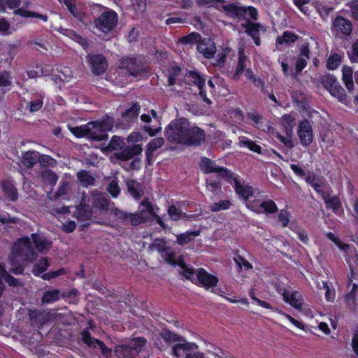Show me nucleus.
Masks as SVG:
<instances>
[{
    "label": "nucleus",
    "mask_w": 358,
    "mask_h": 358,
    "mask_svg": "<svg viewBox=\"0 0 358 358\" xmlns=\"http://www.w3.org/2000/svg\"><path fill=\"white\" fill-rule=\"evenodd\" d=\"M164 135L171 143L199 147L206 138L205 131L196 125H191L187 119L181 117L172 120L164 129Z\"/></svg>",
    "instance_id": "1"
},
{
    "label": "nucleus",
    "mask_w": 358,
    "mask_h": 358,
    "mask_svg": "<svg viewBox=\"0 0 358 358\" xmlns=\"http://www.w3.org/2000/svg\"><path fill=\"white\" fill-rule=\"evenodd\" d=\"M141 206L142 208L138 212L127 213L117 208H114L112 209V213L123 225L138 226L147 222L148 216L146 214H148L150 216H154L155 213L154 207L148 197L143 199Z\"/></svg>",
    "instance_id": "2"
},
{
    "label": "nucleus",
    "mask_w": 358,
    "mask_h": 358,
    "mask_svg": "<svg viewBox=\"0 0 358 358\" xmlns=\"http://www.w3.org/2000/svg\"><path fill=\"white\" fill-rule=\"evenodd\" d=\"M89 130V139L95 141L106 140L108 135V131L112 130L114 126V121L112 117L106 115L96 121H91L87 123Z\"/></svg>",
    "instance_id": "3"
},
{
    "label": "nucleus",
    "mask_w": 358,
    "mask_h": 358,
    "mask_svg": "<svg viewBox=\"0 0 358 358\" xmlns=\"http://www.w3.org/2000/svg\"><path fill=\"white\" fill-rule=\"evenodd\" d=\"M221 10H223L228 16L238 20H245V15L253 20H257L259 13L257 9L252 6H244L240 3L228 2L221 4Z\"/></svg>",
    "instance_id": "4"
},
{
    "label": "nucleus",
    "mask_w": 358,
    "mask_h": 358,
    "mask_svg": "<svg viewBox=\"0 0 358 358\" xmlns=\"http://www.w3.org/2000/svg\"><path fill=\"white\" fill-rule=\"evenodd\" d=\"M146 343L145 338L136 337L127 343L116 345L114 352L118 358H136Z\"/></svg>",
    "instance_id": "5"
},
{
    "label": "nucleus",
    "mask_w": 358,
    "mask_h": 358,
    "mask_svg": "<svg viewBox=\"0 0 358 358\" xmlns=\"http://www.w3.org/2000/svg\"><path fill=\"white\" fill-rule=\"evenodd\" d=\"M352 29V22L342 15H337L332 20L331 29V33L335 37L341 39L347 38L351 35Z\"/></svg>",
    "instance_id": "6"
},
{
    "label": "nucleus",
    "mask_w": 358,
    "mask_h": 358,
    "mask_svg": "<svg viewBox=\"0 0 358 358\" xmlns=\"http://www.w3.org/2000/svg\"><path fill=\"white\" fill-rule=\"evenodd\" d=\"M118 15L112 9L108 8L95 20V27L103 33L112 31L117 24Z\"/></svg>",
    "instance_id": "7"
},
{
    "label": "nucleus",
    "mask_w": 358,
    "mask_h": 358,
    "mask_svg": "<svg viewBox=\"0 0 358 358\" xmlns=\"http://www.w3.org/2000/svg\"><path fill=\"white\" fill-rule=\"evenodd\" d=\"M320 83L333 96L337 98L341 102L345 100V91L334 75L329 73L322 76Z\"/></svg>",
    "instance_id": "8"
},
{
    "label": "nucleus",
    "mask_w": 358,
    "mask_h": 358,
    "mask_svg": "<svg viewBox=\"0 0 358 358\" xmlns=\"http://www.w3.org/2000/svg\"><path fill=\"white\" fill-rule=\"evenodd\" d=\"M200 167L204 173H217V176L226 182H230L232 179V171L224 166H217L215 162L203 157L201 158Z\"/></svg>",
    "instance_id": "9"
},
{
    "label": "nucleus",
    "mask_w": 358,
    "mask_h": 358,
    "mask_svg": "<svg viewBox=\"0 0 358 358\" xmlns=\"http://www.w3.org/2000/svg\"><path fill=\"white\" fill-rule=\"evenodd\" d=\"M86 60L91 68L93 74L102 75L108 69V63L106 57L101 53H89L86 56Z\"/></svg>",
    "instance_id": "10"
},
{
    "label": "nucleus",
    "mask_w": 358,
    "mask_h": 358,
    "mask_svg": "<svg viewBox=\"0 0 358 358\" xmlns=\"http://www.w3.org/2000/svg\"><path fill=\"white\" fill-rule=\"evenodd\" d=\"M93 212L90 206L86 203V196L83 194L80 203L76 207L73 216L78 222H83V227H87L90 225V222L92 219Z\"/></svg>",
    "instance_id": "11"
},
{
    "label": "nucleus",
    "mask_w": 358,
    "mask_h": 358,
    "mask_svg": "<svg viewBox=\"0 0 358 358\" xmlns=\"http://www.w3.org/2000/svg\"><path fill=\"white\" fill-rule=\"evenodd\" d=\"M143 148L139 144L124 145L121 151L114 153L113 157L120 162H127L141 154Z\"/></svg>",
    "instance_id": "12"
},
{
    "label": "nucleus",
    "mask_w": 358,
    "mask_h": 358,
    "mask_svg": "<svg viewBox=\"0 0 358 358\" xmlns=\"http://www.w3.org/2000/svg\"><path fill=\"white\" fill-rule=\"evenodd\" d=\"M297 134L303 147L309 146L313 141V131L310 122L304 120L299 123Z\"/></svg>",
    "instance_id": "13"
},
{
    "label": "nucleus",
    "mask_w": 358,
    "mask_h": 358,
    "mask_svg": "<svg viewBox=\"0 0 358 358\" xmlns=\"http://www.w3.org/2000/svg\"><path fill=\"white\" fill-rule=\"evenodd\" d=\"M196 274V280L199 282V285L206 289L215 287L218 283V278L211 273H209L203 268H198Z\"/></svg>",
    "instance_id": "14"
},
{
    "label": "nucleus",
    "mask_w": 358,
    "mask_h": 358,
    "mask_svg": "<svg viewBox=\"0 0 358 358\" xmlns=\"http://www.w3.org/2000/svg\"><path fill=\"white\" fill-rule=\"evenodd\" d=\"M230 182H227L229 184H234L233 187L235 192L244 201H248L254 194V188L249 185H243L238 180L237 177L232 172V179L229 180Z\"/></svg>",
    "instance_id": "15"
},
{
    "label": "nucleus",
    "mask_w": 358,
    "mask_h": 358,
    "mask_svg": "<svg viewBox=\"0 0 358 358\" xmlns=\"http://www.w3.org/2000/svg\"><path fill=\"white\" fill-rule=\"evenodd\" d=\"M182 341L183 343L175 344L172 347V354L177 358L184 356L187 358L188 355H191L194 350L198 348L197 345L194 343L187 342L185 339Z\"/></svg>",
    "instance_id": "16"
},
{
    "label": "nucleus",
    "mask_w": 358,
    "mask_h": 358,
    "mask_svg": "<svg viewBox=\"0 0 358 358\" xmlns=\"http://www.w3.org/2000/svg\"><path fill=\"white\" fill-rule=\"evenodd\" d=\"M282 299L285 303L292 308L298 310H302L304 300L298 291H293L292 293H289L287 290L285 289L282 293Z\"/></svg>",
    "instance_id": "17"
},
{
    "label": "nucleus",
    "mask_w": 358,
    "mask_h": 358,
    "mask_svg": "<svg viewBox=\"0 0 358 358\" xmlns=\"http://www.w3.org/2000/svg\"><path fill=\"white\" fill-rule=\"evenodd\" d=\"M31 238L36 249L41 254H47L52 248V242L38 233L31 234Z\"/></svg>",
    "instance_id": "18"
},
{
    "label": "nucleus",
    "mask_w": 358,
    "mask_h": 358,
    "mask_svg": "<svg viewBox=\"0 0 358 358\" xmlns=\"http://www.w3.org/2000/svg\"><path fill=\"white\" fill-rule=\"evenodd\" d=\"M198 52L206 59H212L216 52V47L214 42L210 38H203L197 44Z\"/></svg>",
    "instance_id": "19"
},
{
    "label": "nucleus",
    "mask_w": 358,
    "mask_h": 358,
    "mask_svg": "<svg viewBox=\"0 0 358 358\" xmlns=\"http://www.w3.org/2000/svg\"><path fill=\"white\" fill-rule=\"evenodd\" d=\"M122 67L127 70V73L134 76L137 77L141 73V66L137 63L134 57H126L121 60Z\"/></svg>",
    "instance_id": "20"
},
{
    "label": "nucleus",
    "mask_w": 358,
    "mask_h": 358,
    "mask_svg": "<svg viewBox=\"0 0 358 358\" xmlns=\"http://www.w3.org/2000/svg\"><path fill=\"white\" fill-rule=\"evenodd\" d=\"M140 110V104L138 103H134L130 108L122 113L121 117L127 122V125H129L137 120Z\"/></svg>",
    "instance_id": "21"
},
{
    "label": "nucleus",
    "mask_w": 358,
    "mask_h": 358,
    "mask_svg": "<svg viewBox=\"0 0 358 358\" xmlns=\"http://www.w3.org/2000/svg\"><path fill=\"white\" fill-rule=\"evenodd\" d=\"M1 189L4 196L10 201L15 202L18 199L17 188L10 180H3L1 182Z\"/></svg>",
    "instance_id": "22"
},
{
    "label": "nucleus",
    "mask_w": 358,
    "mask_h": 358,
    "mask_svg": "<svg viewBox=\"0 0 358 358\" xmlns=\"http://www.w3.org/2000/svg\"><path fill=\"white\" fill-rule=\"evenodd\" d=\"M242 26L245 28V33L252 38L260 36V31H265L266 29L259 22H253L250 20L246 21L242 24Z\"/></svg>",
    "instance_id": "23"
},
{
    "label": "nucleus",
    "mask_w": 358,
    "mask_h": 358,
    "mask_svg": "<svg viewBox=\"0 0 358 358\" xmlns=\"http://www.w3.org/2000/svg\"><path fill=\"white\" fill-rule=\"evenodd\" d=\"M238 62L236 66L235 72L232 76V79L234 80H238L240 76L245 71L246 62L248 60V57L245 55L243 50L238 51Z\"/></svg>",
    "instance_id": "24"
},
{
    "label": "nucleus",
    "mask_w": 358,
    "mask_h": 358,
    "mask_svg": "<svg viewBox=\"0 0 358 358\" xmlns=\"http://www.w3.org/2000/svg\"><path fill=\"white\" fill-rule=\"evenodd\" d=\"M62 298V294L59 289L46 290L41 297L43 304H50L58 301Z\"/></svg>",
    "instance_id": "25"
},
{
    "label": "nucleus",
    "mask_w": 358,
    "mask_h": 358,
    "mask_svg": "<svg viewBox=\"0 0 358 358\" xmlns=\"http://www.w3.org/2000/svg\"><path fill=\"white\" fill-rule=\"evenodd\" d=\"M49 266L50 262L48 257H41L33 266L31 273L34 276L41 277V275L45 273Z\"/></svg>",
    "instance_id": "26"
},
{
    "label": "nucleus",
    "mask_w": 358,
    "mask_h": 358,
    "mask_svg": "<svg viewBox=\"0 0 358 358\" xmlns=\"http://www.w3.org/2000/svg\"><path fill=\"white\" fill-rule=\"evenodd\" d=\"M299 36L290 31H285L282 36L276 38V45H282L284 44H291L295 43Z\"/></svg>",
    "instance_id": "27"
},
{
    "label": "nucleus",
    "mask_w": 358,
    "mask_h": 358,
    "mask_svg": "<svg viewBox=\"0 0 358 358\" xmlns=\"http://www.w3.org/2000/svg\"><path fill=\"white\" fill-rule=\"evenodd\" d=\"M39 160V152L29 150L23 154L22 163L27 168H32Z\"/></svg>",
    "instance_id": "28"
},
{
    "label": "nucleus",
    "mask_w": 358,
    "mask_h": 358,
    "mask_svg": "<svg viewBox=\"0 0 358 358\" xmlns=\"http://www.w3.org/2000/svg\"><path fill=\"white\" fill-rule=\"evenodd\" d=\"M189 81L197 87H205L206 78L196 70L189 71L186 74Z\"/></svg>",
    "instance_id": "29"
},
{
    "label": "nucleus",
    "mask_w": 358,
    "mask_h": 358,
    "mask_svg": "<svg viewBox=\"0 0 358 358\" xmlns=\"http://www.w3.org/2000/svg\"><path fill=\"white\" fill-rule=\"evenodd\" d=\"M159 337L163 339L167 345L184 341L183 337L167 329H163L162 332L159 333Z\"/></svg>",
    "instance_id": "30"
},
{
    "label": "nucleus",
    "mask_w": 358,
    "mask_h": 358,
    "mask_svg": "<svg viewBox=\"0 0 358 358\" xmlns=\"http://www.w3.org/2000/svg\"><path fill=\"white\" fill-rule=\"evenodd\" d=\"M200 234V231H187L176 236V242L180 245L189 243L194 238Z\"/></svg>",
    "instance_id": "31"
},
{
    "label": "nucleus",
    "mask_w": 358,
    "mask_h": 358,
    "mask_svg": "<svg viewBox=\"0 0 358 358\" xmlns=\"http://www.w3.org/2000/svg\"><path fill=\"white\" fill-rule=\"evenodd\" d=\"M343 81L348 90L350 93L354 90V82H353V71L350 66H344L343 68Z\"/></svg>",
    "instance_id": "32"
},
{
    "label": "nucleus",
    "mask_w": 358,
    "mask_h": 358,
    "mask_svg": "<svg viewBox=\"0 0 358 358\" xmlns=\"http://www.w3.org/2000/svg\"><path fill=\"white\" fill-rule=\"evenodd\" d=\"M129 194L135 199H139L143 195L141 185L134 180H130L127 182Z\"/></svg>",
    "instance_id": "33"
},
{
    "label": "nucleus",
    "mask_w": 358,
    "mask_h": 358,
    "mask_svg": "<svg viewBox=\"0 0 358 358\" xmlns=\"http://www.w3.org/2000/svg\"><path fill=\"white\" fill-rule=\"evenodd\" d=\"M14 14L20 15L22 17H36L43 20V22H47L48 20V17L47 15L41 14L34 11L27 10L23 8H18L17 9L14 10Z\"/></svg>",
    "instance_id": "34"
},
{
    "label": "nucleus",
    "mask_w": 358,
    "mask_h": 358,
    "mask_svg": "<svg viewBox=\"0 0 358 358\" xmlns=\"http://www.w3.org/2000/svg\"><path fill=\"white\" fill-rule=\"evenodd\" d=\"M126 145L124 139L118 136H113L108 145L105 148L108 151L120 152Z\"/></svg>",
    "instance_id": "35"
},
{
    "label": "nucleus",
    "mask_w": 358,
    "mask_h": 358,
    "mask_svg": "<svg viewBox=\"0 0 358 358\" xmlns=\"http://www.w3.org/2000/svg\"><path fill=\"white\" fill-rule=\"evenodd\" d=\"M282 125L285 129L286 136L291 137L295 125V118L290 114H284L282 117Z\"/></svg>",
    "instance_id": "36"
},
{
    "label": "nucleus",
    "mask_w": 358,
    "mask_h": 358,
    "mask_svg": "<svg viewBox=\"0 0 358 358\" xmlns=\"http://www.w3.org/2000/svg\"><path fill=\"white\" fill-rule=\"evenodd\" d=\"M324 201L327 206V208H331L334 213H337L338 210H341L343 211L342 208V203L340 199L336 196H333L332 197L323 196Z\"/></svg>",
    "instance_id": "37"
},
{
    "label": "nucleus",
    "mask_w": 358,
    "mask_h": 358,
    "mask_svg": "<svg viewBox=\"0 0 358 358\" xmlns=\"http://www.w3.org/2000/svg\"><path fill=\"white\" fill-rule=\"evenodd\" d=\"M78 180L84 187L93 185L95 182L94 178L87 170H81L77 173Z\"/></svg>",
    "instance_id": "38"
},
{
    "label": "nucleus",
    "mask_w": 358,
    "mask_h": 358,
    "mask_svg": "<svg viewBox=\"0 0 358 358\" xmlns=\"http://www.w3.org/2000/svg\"><path fill=\"white\" fill-rule=\"evenodd\" d=\"M239 145L241 147H247L250 151L254 152L258 154L262 153V148L259 145L245 137H243L241 139H240Z\"/></svg>",
    "instance_id": "39"
},
{
    "label": "nucleus",
    "mask_w": 358,
    "mask_h": 358,
    "mask_svg": "<svg viewBox=\"0 0 358 358\" xmlns=\"http://www.w3.org/2000/svg\"><path fill=\"white\" fill-rule=\"evenodd\" d=\"M80 335L83 343L87 347L96 348L95 343L96 341V340H98V338H96L91 335L88 328L83 329L80 332Z\"/></svg>",
    "instance_id": "40"
},
{
    "label": "nucleus",
    "mask_w": 358,
    "mask_h": 358,
    "mask_svg": "<svg viewBox=\"0 0 358 358\" xmlns=\"http://www.w3.org/2000/svg\"><path fill=\"white\" fill-rule=\"evenodd\" d=\"M201 40V36L199 33L192 32L186 36H182L180 41L182 44L197 45Z\"/></svg>",
    "instance_id": "41"
},
{
    "label": "nucleus",
    "mask_w": 358,
    "mask_h": 358,
    "mask_svg": "<svg viewBox=\"0 0 358 358\" xmlns=\"http://www.w3.org/2000/svg\"><path fill=\"white\" fill-rule=\"evenodd\" d=\"M218 176L217 178H210L206 179V185L211 188L212 192L214 195L218 194L222 190V182Z\"/></svg>",
    "instance_id": "42"
},
{
    "label": "nucleus",
    "mask_w": 358,
    "mask_h": 358,
    "mask_svg": "<svg viewBox=\"0 0 358 358\" xmlns=\"http://www.w3.org/2000/svg\"><path fill=\"white\" fill-rule=\"evenodd\" d=\"M69 130L76 138H80L85 137L89 139L88 132L90 129H88L87 124L81 126L69 127Z\"/></svg>",
    "instance_id": "43"
},
{
    "label": "nucleus",
    "mask_w": 358,
    "mask_h": 358,
    "mask_svg": "<svg viewBox=\"0 0 358 358\" xmlns=\"http://www.w3.org/2000/svg\"><path fill=\"white\" fill-rule=\"evenodd\" d=\"M259 208L263 209L266 214H274L278 211L276 203L271 199H267L259 204Z\"/></svg>",
    "instance_id": "44"
},
{
    "label": "nucleus",
    "mask_w": 358,
    "mask_h": 358,
    "mask_svg": "<svg viewBox=\"0 0 358 358\" xmlns=\"http://www.w3.org/2000/svg\"><path fill=\"white\" fill-rule=\"evenodd\" d=\"M232 203L229 200H220L218 202L211 203L209 208L211 212H219L229 209Z\"/></svg>",
    "instance_id": "45"
},
{
    "label": "nucleus",
    "mask_w": 358,
    "mask_h": 358,
    "mask_svg": "<svg viewBox=\"0 0 358 358\" xmlns=\"http://www.w3.org/2000/svg\"><path fill=\"white\" fill-rule=\"evenodd\" d=\"M109 206V200L104 196H101L94 199L92 201V206L95 209L107 210Z\"/></svg>",
    "instance_id": "46"
},
{
    "label": "nucleus",
    "mask_w": 358,
    "mask_h": 358,
    "mask_svg": "<svg viewBox=\"0 0 358 358\" xmlns=\"http://www.w3.org/2000/svg\"><path fill=\"white\" fill-rule=\"evenodd\" d=\"M341 56L338 54L334 53L331 54L327 60V68L329 70H335L341 64Z\"/></svg>",
    "instance_id": "47"
},
{
    "label": "nucleus",
    "mask_w": 358,
    "mask_h": 358,
    "mask_svg": "<svg viewBox=\"0 0 358 358\" xmlns=\"http://www.w3.org/2000/svg\"><path fill=\"white\" fill-rule=\"evenodd\" d=\"M196 2L200 6H208L221 10V4L227 3V0H196Z\"/></svg>",
    "instance_id": "48"
},
{
    "label": "nucleus",
    "mask_w": 358,
    "mask_h": 358,
    "mask_svg": "<svg viewBox=\"0 0 358 358\" xmlns=\"http://www.w3.org/2000/svg\"><path fill=\"white\" fill-rule=\"evenodd\" d=\"M66 273V271L64 268H60L57 271H50L48 272H45V273L41 275V278L44 280H50L52 279L57 278L59 276L65 275Z\"/></svg>",
    "instance_id": "49"
},
{
    "label": "nucleus",
    "mask_w": 358,
    "mask_h": 358,
    "mask_svg": "<svg viewBox=\"0 0 358 358\" xmlns=\"http://www.w3.org/2000/svg\"><path fill=\"white\" fill-rule=\"evenodd\" d=\"M164 144V139L162 137L155 138L151 140L146 145V150L154 152L160 148Z\"/></svg>",
    "instance_id": "50"
},
{
    "label": "nucleus",
    "mask_w": 358,
    "mask_h": 358,
    "mask_svg": "<svg viewBox=\"0 0 358 358\" xmlns=\"http://www.w3.org/2000/svg\"><path fill=\"white\" fill-rule=\"evenodd\" d=\"M19 242L29 252V255L32 257L35 258L36 257V253L35 252V250L32 245V243L31 241V238L29 236H24L21 238L19 240Z\"/></svg>",
    "instance_id": "51"
},
{
    "label": "nucleus",
    "mask_w": 358,
    "mask_h": 358,
    "mask_svg": "<svg viewBox=\"0 0 358 358\" xmlns=\"http://www.w3.org/2000/svg\"><path fill=\"white\" fill-rule=\"evenodd\" d=\"M236 264L238 266L239 269H245V271L252 270L253 266L252 265L243 257L241 255H237L234 259Z\"/></svg>",
    "instance_id": "52"
},
{
    "label": "nucleus",
    "mask_w": 358,
    "mask_h": 358,
    "mask_svg": "<svg viewBox=\"0 0 358 358\" xmlns=\"http://www.w3.org/2000/svg\"><path fill=\"white\" fill-rule=\"evenodd\" d=\"M107 191L113 198H117L120 193V188L118 185L117 181L112 180L108 185Z\"/></svg>",
    "instance_id": "53"
},
{
    "label": "nucleus",
    "mask_w": 358,
    "mask_h": 358,
    "mask_svg": "<svg viewBox=\"0 0 358 358\" xmlns=\"http://www.w3.org/2000/svg\"><path fill=\"white\" fill-rule=\"evenodd\" d=\"M309 1L310 0H293V3L303 14L309 15L310 10L306 6Z\"/></svg>",
    "instance_id": "54"
},
{
    "label": "nucleus",
    "mask_w": 358,
    "mask_h": 358,
    "mask_svg": "<svg viewBox=\"0 0 358 358\" xmlns=\"http://www.w3.org/2000/svg\"><path fill=\"white\" fill-rule=\"evenodd\" d=\"M96 341L95 345L100 350L101 355L106 358H110L112 355V350L107 347L103 341L99 339Z\"/></svg>",
    "instance_id": "55"
},
{
    "label": "nucleus",
    "mask_w": 358,
    "mask_h": 358,
    "mask_svg": "<svg viewBox=\"0 0 358 358\" xmlns=\"http://www.w3.org/2000/svg\"><path fill=\"white\" fill-rule=\"evenodd\" d=\"M345 6L350 8V16L358 22V0H350Z\"/></svg>",
    "instance_id": "56"
},
{
    "label": "nucleus",
    "mask_w": 358,
    "mask_h": 358,
    "mask_svg": "<svg viewBox=\"0 0 358 358\" xmlns=\"http://www.w3.org/2000/svg\"><path fill=\"white\" fill-rule=\"evenodd\" d=\"M43 104V101L42 99H36L28 102L27 108H28L31 113H34L39 110L42 108Z\"/></svg>",
    "instance_id": "57"
},
{
    "label": "nucleus",
    "mask_w": 358,
    "mask_h": 358,
    "mask_svg": "<svg viewBox=\"0 0 358 358\" xmlns=\"http://www.w3.org/2000/svg\"><path fill=\"white\" fill-rule=\"evenodd\" d=\"M322 288L325 290L324 296L327 301H333L335 299V291L330 288L328 282L322 281Z\"/></svg>",
    "instance_id": "58"
},
{
    "label": "nucleus",
    "mask_w": 358,
    "mask_h": 358,
    "mask_svg": "<svg viewBox=\"0 0 358 358\" xmlns=\"http://www.w3.org/2000/svg\"><path fill=\"white\" fill-rule=\"evenodd\" d=\"M167 212L170 218L174 221L180 220L182 214V211L174 205L169 206Z\"/></svg>",
    "instance_id": "59"
},
{
    "label": "nucleus",
    "mask_w": 358,
    "mask_h": 358,
    "mask_svg": "<svg viewBox=\"0 0 358 358\" xmlns=\"http://www.w3.org/2000/svg\"><path fill=\"white\" fill-rule=\"evenodd\" d=\"M333 10L334 8L332 6L324 4H320L317 7L318 13L322 19L327 18Z\"/></svg>",
    "instance_id": "60"
},
{
    "label": "nucleus",
    "mask_w": 358,
    "mask_h": 358,
    "mask_svg": "<svg viewBox=\"0 0 358 358\" xmlns=\"http://www.w3.org/2000/svg\"><path fill=\"white\" fill-rule=\"evenodd\" d=\"M247 119L250 120L252 126H256L262 122V116L257 112H249L246 114Z\"/></svg>",
    "instance_id": "61"
},
{
    "label": "nucleus",
    "mask_w": 358,
    "mask_h": 358,
    "mask_svg": "<svg viewBox=\"0 0 358 358\" xmlns=\"http://www.w3.org/2000/svg\"><path fill=\"white\" fill-rule=\"evenodd\" d=\"M290 217V213L285 209L281 210L278 215V220L282 223L283 227H287Z\"/></svg>",
    "instance_id": "62"
},
{
    "label": "nucleus",
    "mask_w": 358,
    "mask_h": 358,
    "mask_svg": "<svg viewBox=\"0 0 358 358\" xmlns=\"http://www.w3.org/2000/svg\"><path fill=\"white\" fill-rule=\"evenodd\" d=\"M29 317L31 321L37 322L43 324V314L38 310H30L28 313Z\"/></svg>",
    "instance_id": "63"
},
{
    "label": "nucleus",
    "mask_w": 358,
    "mask_h": 358,
    "mask_svg": "<svg viewBox=\"0 0 358 358\" xmlns=\"http://www.w3.org/2000/svg\"><path fill=\"white\" fill-rule=\"evenodd\" d=\"M350 59L352 63H358V40L352 45V53L350 55Z\"/></svg>",
    "instance_id": "64"
}]
</instances>
